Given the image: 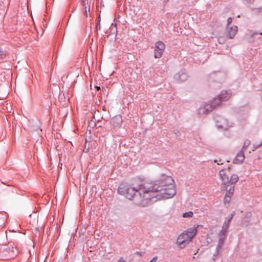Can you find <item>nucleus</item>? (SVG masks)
<instances>
[{"mask_svg": "<svg viewBox=\"0 0 262 262\" xmlns=\"http://www.w3.org/2000/svg\"><path fill=\"white\" fill-rule=\"evenodd\" d=\"M233 216V214H232V215H231V217H229V219L228 220V221H227V222H228V223H230V221H231V220L232 219Z\"/></svg>", "mask_w": 262, "mask_h": 262, "instance_id": "nucleus-30", "label": "nucleus"}, {"mask_svg": "<svg viewBox=\"0 0 262 262\" xmlns=\"http://www.w3.org/2000/svg\"><path fill=\"white\" fill-rule=\"evenodd\" d=\"M221 99V101H225L228 100L231 97V94L228 92H222V93L217 96Z\"/></svg>", "mask_w": 262, "mask_h": 262, "instance_id": "nucleus-12", "label": "nucleus"}, {"mask_svg": "<svg viewBox=\"0 0 262 262\" xmlns=\"http://www.w3.org/2000/svg\"><path fill=\"white\" fill-rule=\"evenodd\" d=\"M221 103V99L217 96L212 100L209 101L208 103L205 104L203 107H200L199 109V113L200 114H207L219 106Z\"/></svg>", "mask_w": 262, "mask_h": 262, "instance_id": "nucleus-4", "label": "nucleus"}, {"mask_svg": "<svg viewBox=\"0 0 262 262\" xmlns=\"http://www.w3.org/2000/svg\"><path fill=\"white\" fill-rule=\"evenodd\" d=\"M144 182L129 184L121 183L118 188V192L126 199L133 200L135 203L142 207H146L151 205L149 195L147 191H141L140 190Z\"/></svg>", "mask_w": 262, "mask_h": 262, "instance_id": "nucleus-2", "label": "nucleus"}, {"mask_svg": "<svg viewBox=\"0 0 262 262\" xmlns=\"http://www.w3.org/2000/svg\"><path fill=\"white\" fill-rule=\"evenodd\" d=\"M229 223L227 222L225 223L222 227L223 229H226V231L228 230V227H229Z\"/></svg>", "mask_w": 262, "mask_h": 262, "instance_id": "nucleus-21", "label": "nucleus"}, {"mask_svg": "<svg viewBox=\"0 0 262 262\" xmlns=\"http://www.w3.org/2000/svg\"><path fill=\"white\" fill-rule=\"evenodd\" d=\"M227 191V194L232 196L233 194L234 190V186L233 185L229 184L228 187H223Z\"/></svg>", "mask_w": 262, "mask_h": 262, "instance_id": "nucleus-15", "label": "nucleus"}, {"mask_svg": "<svg viewBox=\"0 0 262 262\" xmlns=\"http://www.w3.org/2000/svg\"><path fill=\"white\" fill-rule=\"evenodd\" d=\"M1 252L5 254L8 258H12L16 255L17 250L13 246L10 245L7 248L1 249Z\"/></svg>", "mask_w": 262, "mask_h": 262, "instance_id": "nucleus-7", "label": "nucleus"}, {"mask_svg": "<svg viewBox=\"0 0 262 262\" xmlns=\"http://www.w3.org/2000/svg\"><path fill=\"white\" fill-rule=\"evenodd\" d=\"M96 88L97 91L100 90V86H96Z\"/></svg>", "mask_w": 262, "mask_h": 262, "instance_id": "nucleus-32", "label": "nucleus"}, {"mask_svg": "<svg viewBox=\"0 0 262 262\" xmlns=\"http://www.w3.org/2000/svg\"><path fill=\"white\" fill-rule=\"evenodd\" d=\"M245 159L244 154L242 151H239L235 157L234 160L235 163H241Z\"/></svg>", "mask_w": 262, "mask_h": 262, "instance_id": "nucleus-11", "label": "nucleus"}, {"mask_svg": "<svg viewBox=\"0 0 262 262\" xmlns=\"http://www.w3.org/2000/svg\"><path fill=\"white\" fill-rule=\"evenodd\" d=\"M169 0H164V3H167Z\"/></svg>", "mask_w": 262, "mask_h": 262, "instance_id": "nucleus-33", "label": "nucleus"}, {"mask_svg": "<svg viewBox=\"0 0 262 262\" xmlns=\"http://www.w3.org/2000/svg\"><path fill=\"white\" fill-rule=\"evenodd\" d=\"M260 34V35H262V32H259V33L257 32H255L253 33L251 35V36H252V37H253V36H254L255 35H257V34Z\"/></svg>", "mask_w": 262, "mask_h": 262, "instance_id": "nucleus-27", "label": "nucleus"}, {"mask_svg": "<svg viewBox=\"0 0 262 262\" xmlns=\"http://www.w3.org/2000/svg\"><path fill=\"white\" fill-rule=\"evenodd\" d=\"M226 237H219V242L216 248V254H219L222 252L223 246L225 243V241Z\"/></svg>", "mask_w": 262, "mask_h": 262, "instance_id": "nucleus-9", "label": "nucleus"}, {"mask_svg": "<svg viewBox=\"0 0 262 262\" xmlns=\"http://www.w3.org/2000/svg\"><path fill=\"white\" fill-rule=\"evenodd\" d=\"M262 145V142L260 143V144L259 145V146H260V145Z\"/></svg>", "mask_w": 262, "mask_h": 262, "instance_id": "nucleus-34", "label": "nucleus"}, {"mask_svg": "<svg viewBox=\"0 0 262 262\" xmlns=\"http://www.w3.org/2000/svg\"><path fill=\"white\" fill-rule=\"evenodd\" d=\"M6 56V53L0 48V59H3Z\"/></svg>", "mask_w": 262, "mask_h": 262, "instance_id": "nucleus-20", "label": "nucleus"}, {"mask_svg": "<svg viewBox=\"0 0 262 262\" xmlns=\"http://www.w3.org/2000/svg\"><path fill=\"white\" fill-rule=\"evenodd\" d=\"M193 213L192 211L185 212L183 214V217H190L193 216Z\"/></svg>", "mask_w": 262, "mask_h": 262, "instance_id": "nucleus-18", "label": "nucleus"}, {"mask_svg": "<svg viewBox=\"0 0 262 262\" xmlns=\"http://www.w3.org/2000/svg\"><path fill=\"white\" fill-rule=\"evenodd\" d=\"M188 76L183 72H180L174 76V78L180 81H184L187 79Z\"/></svg>", "mask_w": 262, "mask_h": 262, "instance_id": "nucleus-10", "label": "nucleus"}, {"mask_svg": "<svg viewBox=\"0 0 262 262\" xmlns=\"http://www.w3.org/2000/svg\"><path fill=\"white\" fill-rule=\"evenodd\" d=\"M81 5L84 7L85 6H87L86 5V0H82L81 2Z\"/></svg>", "mask_w": 262, "mask_h": 262, "instance_id": "nucleus-23", "label": "nucleus"}, {"mask_svg": "<svg viewBox=\"0 0 262 262\" xmlns=\"http://www.w3.org/2000/svg\"><path fill=\"white\" fill-rule=\"evenodd\" d=\"M141 188V191H147L151 204L158 200L171 198L176 193L172 178L165 174L161 176L154 183L144 182Z\"/></svg>", "mask_w": 262, "mask_h": 262, "instance_id": "nucleus-1", "label": "nucleus"}, {"mask_svg": "<svg viewBox=\"0 0 262 262\" xmlns=\"http://www.w3.org/2000/svg\"><path fill=\"white\" fill-rule=\"evenodd\" d=\"M196 228L192 227L180 235L177 240V243L181 248H183L195 235Z\"/></svg>", "mask_w": 262, "mask_h": 262, "instance_id": "nucleus-3", "label": "nucleus"}, {"mask_svg": "<svg viewBox=\"0 0 262 262\" xmlns=\"http://www.w3.org/2000/svg\"><path fill=\"white\" fill-rule=\"evenodd\" d=\"M250 142L249 140L245 141L243 147H244L245 146H248L250 144Z\"/></svg>", "mask_w": 262, "mask_h": 262, "instance_id": "nucleus-22", "label": "nucleus"}, {"mask_svg": "<svg viewBox=\"0 0 262 262\" xmlns=\"http://www.w3.org/2000/svg\"><path fill=\"white\" fill-rule=\"evenodd\" d=\"M122 118L120 115L116 116L113 117L111 120V124L114 127H118L121 125Z\"/></svg>", "mask_w": 262, "mask_h": 262, "instance_id": "nucleus-8", "label": "nucleus"}, {"mask_svg": "<svg viewBox=\"0 0 262 262\" xmlns=\"http://www.w3.org/2000/svg\"><path fill=\"white\" fill-rule=\"evenodd\" d=\"M158 259V257L157 256H155L149 262H156Z\"/></svg>", "mask_w": 262, "mask_h": 262, "instance_id": "nucleus-26", "label": "nucleus"}, {"mask_svg": "<svg viewBox=\"0 0 262 262\" xmlns=\"http://www.w3.org/2000/svg\"><path fill=\"white\" fill-rule=\"evenodd\" d=\"M165 46L162 41H158L155 43L154 56L156 58H160L165 50Z\"/></svg>", "mask_w": 262, "mask_h": 262, "instance_id": "nucleus-6", "label": "nucleus"}, {"mask_svg": "<svg viewBox=\"0 0 262 262\" xmlns=\"http://www.w3.org/2000/svg\"><path fill=\"white\" fill-rule=\"evenodd\" d=\"M100 16H99V18H98V20L97 26V28L99 29H100Z\"/></svg>", "mask_w": 262, "mask_h": 262, "instance_id": "nucleus-24", "label": "nucleus"}, {"mask_svg": "<svg viewBox=\"0 0 262 262\" xmlns=\"http://www.w3.org/2000/svg\"><path fill=\"white\" fill-rule=\"evenodd\" d=\"M117 262H125V260L123 259V258H120V259Z\"/></svg>", "mask_w": 262, "mask_h": 262, "instance_id": "nucleus-31", "label": "nucleus"}, {"mask_svg": "<svg viewBox=\"0 0 262 262\" xmlns=\"http://www.w3.org/2000/svg\"><path fill=\"white\" fill-rule=\"evenodd\" d=\"M237 31V27L236 26H234L230 28L228 30V35L230 38H233Z\"/></svg>", "mask_w": 262, "mask_h": 262, "instance_id": "nucleus-13", "label": "nucleus"}, {"mask_svg": "<svg viewBox=\"0 0 262 262\" xmlns=\"http://www.w3.org/2000/svg\"><path fill=\"white\" fill-rule=\"evenodd\" d=\"M245 1L249 3L253 4L254 2V0H245Z\"/></svg>", "mask_w": 262, "mask_h": 262, "instance_id": "nucleus-28", "label": "nucleus"}, {"mask_svg": "<svg viewBox=\"0 0 262 262\" xmlns=\"http://www.w3.org/2000/svg\"><path fill=\"white\" fill-rule=\"evenodd\" d=\"M238 180V177L237 174H234L231 176L229 180V184L234 185Z\"/></svg>", "mask_w": 262, "mask_h": 262, "instance_id": "nucleus-16", "label": "nucleus"}, {"mask_svg": "<svg viewBox=\"0 0 262 262\" xmlns=\"http://www.w3.org/2000/svg\"><path fill=\"white\" fill-rule=\"evenodd\" d=\"M91 4V0H86V5L88 6L84 7L83 14L88 17L90 14V5Z\"/></svg>", "mask_w": 262, "mask_h": 262, "instance_id": "nucleus-14", "label": "nucleus"}, {"mask_svg": "<svg viewBox=\"0 0 262 262\" xmlns=\"http://www.w3.org/2000/svg\"><path fill=\"white\" fill-rule=\"evenodd\" d=\"M136 254H137V255H139V256H142V255L143 253H142V252H141L137 251V252H136Z\"/></svg>", "mask_w": 262, "mask_h": 262, "instance_id": "nucleus-29", "label": "nucleus"}, {"mask_svg": "<svg viewBox=\"0 0 262 262\" xmlns=\"http://www.w3.org/2000/svg\"><path fill=\"white\" fill-rule=\"evenodd\" d=\"M227 231L226 230V229H222L219 234V237H226L227 236Z\"/></svg>", "mask_w": 262, "mask_h": 262, "instance_id": "nucleus-17", "label": "nucleus"}, {"mask_svg": "<svg viewBox=\"0 0 262 262\" xmlns=\"http://www.w3.org/2000/svg\"><path fill=\"white\" fill-rule=\"evenodd\" d=\"M231 196L226 194L224 200V204L229 203L231 200Z\"/></svg>", "mask_w": 262, "mask_h": 262, "instance_id": "nucleus-19", "label": "nucleus"}, {"mask_svg": "<svg viewBox=\"0 0 262 262\" xmlns=\"http://www.w3.org/2000/svg\"><path fill=\"white\" fill-rule=\"evenodd\" d=\"M232 21V19L231 17H229L227 19V25H229Z\"/></svg>", "mask_w": 262, "mask_h": 262, "instance_id": "nucleus-25", "label": "nucleus"}, {"mask_svg": "<svg viewBox=\"0 0 262 262\" xmlns=\"http://www.w3.org/2000/svg\"><path fill=\"white\" fill-rule=\"evenodd\" d=\"M230 167L223 169L220 171L219 176L222 181V187H228L229 186V179L228 176L230 174Z\"/></svg>", "mask_w": 262, "mask_h": 262, "instance_id": "nucleus-5", "label": "nucleus"}]
</instances>
